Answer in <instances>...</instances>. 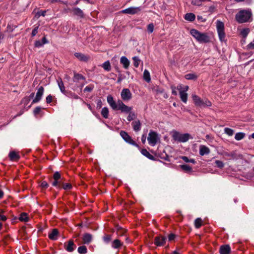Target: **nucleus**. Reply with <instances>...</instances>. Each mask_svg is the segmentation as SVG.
Masks as SVG:
<instances>
[{
  "label": "nucleus",
  "instance_id": "f257e3e1",
  "mask_svg": "<svg viewBox=\"0 0 254 254\" xmlns=\"http://www.w3.org/2000/svg\"><path fill=\"white\" fill-rule=\"evenodd\" d=\"M107 100L108 104L113 110H120L122 113H128L129 114L127 117V120L128 122L131 121L135 118V114L131 112L132 108L125 105L122 100H118L117 102H115L111 95H108Z\"/></svg>",
  "mask_w": 254,
  "mask_h": 254
},
{
  "label": "nucleus",
  "instance_id": "f03ea898",
  "mask_svg": "<svg viewBox=\"0 0 254 254\" xmlns=\"http://www.w3.org/2000/svg\"><path fill=\"white\" fill-rule=\"evenodd\" d=\"M252 12L250 9H243L236 15V20L239 23L249 22L252 20Z\"/></svg>",
  "mask_w": 254,
  "mask_h": 254
},
{
  "label": "nucleus",
  "instance_id": "7ed1b4c3",
  "mask_svg": "<svg viewBox=\"0 0 254 254\" xmlns=\"http://www.w3.org/2000/svg\"><path fill=\"white\" fill-rule=\"evenodd\" d=\"M191 97L194 104L197 106L205 107L211 106V102L207 99H205L204 100H202L199 97L195 94H192Z\"/></svg>",
  "mask_w": 254,
  "mask_h": 254
},
{
  "label": "nucleus",
  "instance_id": "20e7f679",
  "mask_svg": "<svg viewBox=\"0 0 254 254\" xmlns=\"http://www.w3.org/2000/svg\"><path fill=\"white\" fill-rule=\"evenodd\" d=\"M190 135L189 133L182 134L178 131H174L172 135L174 140L180 142H187L190 139Z\"/></svg>",
  "mask_w": 254,
  "mask_h": 254
},
{
  "label": "nucleus",
  "instance_id": "39448f33",
  "mask_svg": "<svg viewBox=\"0 0 254 254\" xmlns=\"http://www.w3.org/2000/svg\"><path fill=\"white\" fill-rule=\"evenodd\" d=\"M192 36L195 38L197 41L200 43H206L210 41L209 37L206 34V33H190Z\"/></svg>",
  "mask_w": 254,
  "mask_h": 254
},
{
  "label": "nucleus",
  "instance_id": "423d86ee",
  "mask_svg": "<svg viewBox=\"0 0 254 254\" xmlns=\"http://www.w3.org/2000/svg\"><path fill=\"white\" fill-rule=\"evenodd\" d=\"M159 139L158 134L153 131H150L148 134L147 140L148 143L152 146H154Z\"/></svg>",
  "mask_w": 254,
  "mask_h": 254
},
{
  "label": "nucleus",
  "instance_id": "0eeeda50",
  "mask_svg": "<svg viewBox=\"0 0 254 254\" xmlns=\"http://www.w3.org/2000/svg\"><path fill=\"white\" fill-rule=\"evenodd\" d=\"M120 135L124 140L127 143L138 147V145L132 140L131 137L127 134V133L125 131L122 130L120 132Z\"/></svg>",
  "mask_w": 254,
  "mask_h": 254
},
{
  "label": "nucleus",
  "instance_id": "6e6552de",
  "mask_svg": "<svg viewBox=\"0 0 254 254\" xmlns=\"http://www.w3.org/2000/svg\"><path fill=\"white\" fill-rule=\"evenodd\" d=\"M121 96L123 101H127L131 99L132 94L128 89L124 88L121 92Z\"/></svg>",
  "mask_w": 254,
  "mask_h": 254
},
{
  "label": "nucleus",
  "instance_id": "1a4fd4ad",
  "mask_svg": "<svg viewBox=\"0 0 254 254\" xmlns=\"http://www.w3.org/2000/svg\"><path fill=\"white\" fill-rule=\"evenodd\" d=\"M44 92V89L43 86H40L38 88L36 96L32 101V104L38 103L41 100Z\"/></svg>",
  "mask_w": 254,
  "mask_h": 254
},
{
  "label": "nucleus",
  "instance_id": "9d476101",
  "mask_svg": "<svg viewBox=\"0 0 254 254\" xmlns=\"http://www.w3.org/2000/svg\"><path fill=\"white\" fill-rule=\"evenodd\" d=\"M141 10L140 7H130L121 11L123 13L134 14Z\"/></svg>",
  "mask_w": 254,
  "mask_h": 254
},
{
  "label": "nucleus",
  "instance_id": "9b49d317",
  "mask_svg": "<svg viewBox=\"0 0 254 254\" xmlns=\"http://www.w3.org/2000/svg\"><path fill=\"white\" fill-rule=\"evenodd\" d=\"M64 248L68 252H72L75 249L76 245L72 240H70L67 242L64 243Z\"/></svg>",
  "mask_w": 254,
  "mask_h": 254
},
{
  "label": "nucleus",
  "instance_id": "f8f14e48",
  "mask_svg": "<svg viewBox=\"0 0 254 254\" xmlns=\"http://www.w3.org/2000/svg\"><path fill=\"white\" fill-rule=\"evenodd\" d=\"M166 238L163 236H159L155 237L154 238V244L157 246H163L166 243Z\"/></svg>",
  "mask_w": 254,
  "mask_h": 254
},
{
  "label": "nucleus",
  "instance_id": "ddd939ff",
  "mask_svg": "<svg viewBox=\"0 0 254 254\" xmlns=\"http://www.w3.org/2000/svg\"><path fill=\"white\" fill-rule=\"evenodd\" d=\"M177 89L179 91V94L181 100L185 103L187 102L188 94L185 91H182V85H180L177 86Z\"/></svg>",
  "mask_w": 254,
  "mask_h": 254
},
{
  "label": "nucleus",
  "instance_id": "4468645a",
  "mask_svg": "<svg viewBox=\"0 0 254 254\" xmlns=\"http://www.w3.org/2000/svg\"><path fill=\"white\" fill-rule=\"evenodd\" d=\"M74 56L80 61L86 62L89 59V57L88 56L84 55L80 53H75L74 54Z\"/></svg>",
  "mask_w": 254,
  "mask_h": 254
},
{
  "label": "nucleus",
  "instance_id": "2eb2a0df",
  "mask_svg": "<svg viewBox=\"0 0 254 254\" xmlns=\"http://www.w3.org/2000/svg\"><path fill=\"white\" fill-rule=\"evenodd\" d=\"M49 41L47 40L45 36L43 37L41 41L37 40L35 42L34 46L36 47L40 48L43 46L44 44H47Z\"/></svg>",
  "mask_w": 254,
  "mask_h": 254
},
{
  "label": "nucleus",
  "instance_id": "dca6fc26",
  "mask_svg": "<svg viewBox=\"0 0 254 254\" xmlns=\"http://www.w3.org/2000/svg\"><path fill=\"white\" fill-rule=\"evenodd\" d=\"M210 153V149L208 147L205 145H200L199 147V154L201 156H203L206 154H208Z\"/></svg>",
  "mask_w": 254,
  "mask_h": 254
},
{
  "label": "nucleus",
  "instance_id": "f3484780",
  "mask_svg": "<svg viewBox=\"0 0 254 254\" xmlns=\"http://www.w3.org/2000/svg\"><path fill=\"white\" fill-rule=\"evenodd\" d=\"M230 247L229 245H224L220 247V254H229L230 253Z\"/></svg>",
  "mask_w": 254,
  "mask_h": 254
},
{
  "label": "nucleus",
  "instance_id": "a211bd4d",
  "mask_svg": "<svg viewBox=\"0 0 254 254\" xmlns=\"http://www.w3.org/2000/svg\"><path fill=\"white\" fill-rule=\"evenodd\" d=\"M120 63L123 65L125 69L128 68L130 64L128 60L125 56H123L121 58Z\"/></svg>",
  "mask_w": 254,
  "mask_h": 254
},
{
  "label": "nucleus",
  "instance_id": "6ab92c4d",
  "mask_svg": "<svg viewBox=\"0 0 254 254\" xmlns=\"http://www.w3.org/2000/svg\"><path fill=\"white\" fill-rule=\"evenodd\" d=\"M59 231L57 229H54L49 234V238L52 240H56L58 238Z\"/></svg>",
  "mask_w": 254,
  "mask_h": 254
},
{
  "label": "nucleus",
  "instance_id": "aec40b11",
  "mask_svg": "<svg viewBox=\"0 0 254 254\" xmlns=\"http://www.w3.org/2000/svg\"><path fill=\"white\" fill-rule=\"evenodd\" d=\"M131 124L135 131H138L141 129V123L139 120L133 121Z\"/></svg>",
  "mask_w": 254,
  "mask_h": 254
},
{
  "label": "nucleus",
  "instance_id": "412c9836",
  "mask_svg": "<svg viewBox=\"0 0 254 254\" xmlns=\"http://www.w3.org/2000/svg\"><path fill=\"white\" fill-rule=\"evenodd\" d=\"M123 245V243L119 239L114 240L111 244V246L113 248L117 249L119 248Z\"/></svg>",
  "mask_w": 254,
  "mask_h": 254
},
{
  "label": "nucleus",
  "instance_id": "4be33fe9",
  "mask_svg": "<svg viewBox=\"0 0 254 254\" xmlns=\"http://www.w3.org/2000/svg\"><path fill=\"white\" fill-rule=\"evenodd\" d=\"M92 240V236L89 233H86L83 237V241L84 244H89Z\"/></svg>",
  "mask_w": 254,
  "mask_h": 254
},
{
  "label": "nucleus",
  "instance_id": "5701e85b",
  "mask_svg": "<svg viewBox=\"0 0 254 254\" xmlns=\"http://www.w3.org/2000/svg\"><path fill=\"white\" fill-rule=\"evenodd\" d=\"M141 153L142 155L150 160H154L155 159L154 157L150 154V153L146 149H142L141 150Z\"/></svg>",
  "mask_w": 254,
  "mask_h": 254
},
{
  "label": "nucleus",
  "instance_id": "b1692460",
  "mask_svg": "<svg viewBox=\"0 0 254 254\" xmlns=\"http://www.w3.org/2000/svg\"><path fill=\"white\" fill-rule=\"evenodd\" d=\"M57 82L61 91L64 94H65L66 91L65 90L64 84L62 79L61 78L58 79Z\"/></svg>",
  "mask_w": 254,
  "mask_h": 254
},
{
  "label": "nucleus",
  "instance_id": "393cba45",
  "mask_svg": "<svg viewBox=\"0 0 254 254\" xmlns=\"http://www.w3.org/2000/svg\"><path fill=\"white\" fill-rule=\"evenodd\" d=\"M184 18L186 20L191 22L195 19V16L192 13H188L185 14Z\"/></svg>",
  "mask_w": 254,
  "mask_h": 254
},
{
  "label": "nucleus",
  "instance_id": "a878e982",
  "mask_svg": "<svg viewBox=\"0 0 254 254\" xmlns=\"http://www.w3.org/2000/svg\"><path fill=\"white\" fill-rule=\"evenodd\" d=\"M9 157L11 160H17L19 158V156L15 151H11L9 153Z\"/></svg>",
  "mask_w": 254,
  "mask_h": 254
},
{
  "label": "nucleus",
  "instance_id": "bb28decb",
  "mask_svg": "<svg viewBox=\"0 0 254 254\" xmlns=\"http://www.w3.org/2000/svg\"><path fill=\"white\" fill-rule=\"evenodd\" d=\"M216 28L217 32H223L224 28V23L220 21L217 20L216 22Z\"/></svg>",
  "mask_w": 254,
  "mask_h": 254
},
{
  "label": "nucleus",
  "instance_id": "cd10ccee",
  "mask_svg": "<svg viewBox=\"0 0 254 254\" xmlns=\"http://www.w3.org/2000/svg\"><path fill=\"white\" fill-rule=\"evenodd\" d=\"M73 12L74 14L79 16L80 17H83L84 16L83 12L81 9L78 7L74 8L73 9Z\"/></svg>",
  "mask_w": 254,
  "mask_h": 254
},
{
  "label": "nucleus",
  "instance_id": "c85d7f7f",
  "mask_svg": "<svg viewBox=\"0 0 254 254\" xmlns=\"http://www.w3.org/2000/svg\"><path fill=\"white\" fill-rule=\"evenodd\" d=\"M102 66L105 70L107 71H109L111 69V64L109 61H107L104 62Z\"/></svg>",
  "mask_w": 254,
  "mask_h": 254
},
{
  "label": "nucleus",
  "instance_id": "c756f323",
  "mask_svg": "<svg viewBox=\"0 0 254 254\" xmlns=\"http://www.w3.org/2000/svg\"><path fill=\"white\" fill-rule=\"evenodd\" d=\"M143 79L147 82H149L151 80L150 73L147 70L145 69L143 72Z\"/></svg>",
  "mask_w": 254,
  "mask_h": 254
},
{
  "label": "nucleus",
  "instance_id": "7c9ffc66",
  "mask_svg": "<svg viewBox=\"0 0 254 254\" xmlns=\"http://www.w3.org/2000/svg\"><path fill=\"white\" fill-rule=\"evenodd\" d=\"M180 167L186 172H190L192 171V168L188 165H181L180 166Z\"/></svg>",
  "mask_w": 254,
  "mask_h": 254
},
{
  "label": "nucleus",
  "instance_id": "2f4dec72",
  "mask_svg": "<svg viewBox=\"0 0 254 254\" xmlns=\"http://www.w3.org/2000/svg\"><path fill=\"white\" fill-rule=\"evenodd\" d=\"M19 220L23 222H27L29 220L27 214L26 213H22L19 217Z\"/></svg>",
  "mask_w": 254,
  "mask_h": 254
},
{
  "label": "nucleus",
  "instance_id": "473e14b6",
  "mask_svg": "<svg viewBox=\"0 0 254 254\" xmlns=\"http://www.w3.org/2000/svg\"><path fill=\"white\" fill-rule=\"evenodd\" d=\"M101 115L105 118L107 119L109 116V110L107 107H104L101 111Z\"/></svg>",
  "mask_w": 254,
  "mask_h": 254
},
{
  "label": "nucleus",
  "instance_id": "72a5a7b5",
  "mask_svg": "<svg viewBox=\"0 0 254 254\" xmlns=\"http://www.w3.org/2000/svg\"><path fill=\"white\" fill-rule=\"evenodd\" d=\"M77 251L80 254H85L87 253V249L86 246H82L78 247Z\"/></svg>",
  "mask_w": 254,
  "mask_h": 254
},
{
  "label": "nucleus",
  "instance_id": "f704fd0d",
  "mask_svg": "<svg viewBox=\"0 0 254 254\" xmlns=\"http://www.w3.org/2000/svg\"><path fill=\"white\" fill-rule=\"evenodd\" d=\"M185 78L188 80H195L197 76L194 73H189L185 75Z\"/></svg>",
  "mask_w": 254,
  "mask_h": 254
},
{
  "label": "nucleus",
  "instance_id": "c9c22d12",
  "mask_svg": "<svg viewBox=\"0 0 254 254\" xmlns=\"http://www.w3.org/2000/svg\"><path fill=\"white\" fill-rule=\"evenodd\" d=\"M245 133L243 132H238L235 134V138L237 140H240L244 138Z\"/></svg>",
  "mask_w": 254,
  "mask_h": 254
},
{
  "label": "nucleus",
  "instance_id": "e433bc0d",
  "mask_svg": "<svg viewBox=\"0 0 254 254\" xmlns=\"http://www.w3.org/2000/svg\"><path fill=\"white\" fill-rule=\"evenodd\" d=\"M202 223V221L201 219L200 218H197V219H195V220L194 221L195 227L196 228H199L201 226Z\"/></svg>",
  "mask_w": 254,
  "mask_h": 254
},
{
  "label": "nucleus",
  "instance_id": "4c0bfd02",
  "mask_svg": "<svg viewBox=\"0 0 254 254\" xmlns=\"http://www.w3.org/2000/svg\"><path fill=\"white\" fill-rule=\"evenodd\" d=\"M84 79H85L83 75H82L81 74H78V73L74 74V78H73L74 81H78L79 80Z\"/></svg>",
  "mask_w": 254,
  "mask_h": 254
},
{
  "label": "nucleus",
  "instance_id": "58836bf2",
  "mask_svg": "<svg viewBox=\"0 0 254 254\" xmlns=\"http://www.w3.org/2000/svg\"><path fill=\"white\" fill-rule=\"evenodd\" d=\"M181 158L185 162H187V163H188V162H190V163H192L193 164H195L196 163V161H195L194 159H189L188 157H186V156H182L181 157Z\"/></svg>",
  "mask_w": 254,
  "mask_h": 254
},
{
  "label": "nucleus",
  "instance_id": "ea45409f",
  "mask_svg": "<svg viewBox=\"0 0 254 254\" xmlns=\"http://www.w3.org/2000/svg\"><path fill=\"white\" fill-rule=\"evenodd\" d=\"M224 132L229 136H232L234 134V130L231 128L226 127L224 128Z\"/></svg>",
  "mask_w": 254,
  "mask_h": 254
},
{
  "label": "nucleus",
  "instance_id": "a19ab883",
  "mask_svg": "<svg viewBox=\"0 0 254 254\" xmlns=\"http://www.w3.org/2000/svg\"><path fill=\"white\" fill-rule=\"evenodd\" d=\"M133 65L135 67H137L139 64L140 60L139 59V58L138 57H134L133 58Z\"/></svg>",
  "mask_w": 254,
  "mask_h": 254
},
{
  "label": "nucleus",
  "instance_id": "79ce46f5",
  "mask_svg": "<svg viewBox=\"0 0 254 254\" xmlns=\"http://www.w3.org/2000/svg\"><path fill=\"white\" fill-rule=\"evenodd\" d=\"M103 239L105 243L108 244L111 241L112 237L110 235H106L103 237Z\"/></svg>",
  "mask_w": 254,
  "mask_h": 254
},
{
  "label": "nucleus",
  "instance_id": "37998d69",
  "mask_svg": "<svg viewBox=\"0 0 254 254\" xmlns=\"http://www.w3.org/2000/svg\"><path fill=\"white\" fill-rule=\"evenodd\" d=\"M154 91L157 93V94H162V93H164V89L161 87H159L158 86H156L154 87Z\"/></svg>",
  "mask_w": 254,
  "mask_h": 254
},
{
  "label": "nucleus",
  "instance_id": "c03bdc74",
  "mask_svg": "<svg viewBox=\"0 0 254 254\" xmlns=\"http://www.w3.org/2000/svg\"><path fill=\"white\" fill-rule=\"evenodd\" d=\"M215 163L216 164L217 167L219 168H222L224 166L223 162L220 160H216L215 161Z\"/></svg>",
  "mask_w": 254,
  "mask_h": 254
},
{
  "label": "nucleus",
  "instance_id": "a18cd8bd",
  "mask_svg": "<svg viewBox=\"0 0 254 254\" xmlns=\"http://www.w3.org/2000/svg\"><path fill=\"white\" fill-rule=\"evenodd\" d=\"M202 0H192L191 3L193 5L200 6L202 4Z\"/></svg>",
  "mask_w": 254,
  "mask_h": 254
},
{
  "label": "nucleus",
  "instance_id": "49530a36",
  "mask_svg": "<svg viewBox=\"0 0 254 254\" xmlns=\"http://www.w3.org/2000/svg\"><path fill=\"white\" fill-rule=\"evenodd\" d=\"M46 12V10H41L38 11L36 14V16H37V18H39L41 16H44L45 15Z\"/></svg>",
  "mask_w": 254,
  "mask_h": 254
},
{
  "label": "nucleus",
  "instance_id": "de8ad7c7",
  "mask_svg": "<svg viewBox=\"0 0 254 254\" xmlns=\"http://www.w3.org/2000/svg\"><path fill=\"white\" fill-rule=\"evenodd\" d=\"M93 87H94V86L92 85H90L87 86L84 89V92H91L93 90Z\"/></svg>",
  "mask_w": 254,
  "mask_h": 254
},
{
  "label": "nucleus",
  "instance_id": "09e8293b",
  "mask_svg": "<svg viewBox=\"0 0 254 254\" xmlns=\"http://www.w3.org/2000/svg\"><path fill=\"white\" fill-rule=\"evenodd\" d=\"M62 187L65 190H68L71 188L72 186H71V184L67 183V184H63Z\"/></svg>",
  "mask_w": 254,
  "mask_h": 254
},
{
  "label": "nucleus",
  "instance_id": "8fccbe9b",
  "mask_svg": "<svg viewBox=\"0 0 254 254\" xmlns=\"http://www.w3.org/2000/svg\"><path fill=\"white\" fill-rule=\"evenodd\" d=\"M53 178L55 180H59L61 178V175L59 172H55L53 175Z\"/></svg>",
  "mask_w": 254,
  "mask_h": 254
},
{
  "label": "nucleus",
  "instance_id": "3c124183",
  "mask_svg": "<svg viewBox=\"0 0 254 254\" xmlns=\"http://www.w3.org/2000/svg\"><path fill=\"white\" fill-rule=\"evenodd\" d=\"M218 35L219 39L221 41L225 40V33H218Z\"/></svg>",
  "mask_w": 254,
  "mask_h": 254
},
{
  "label": "nucleus",
  "instance_id": "603ef678",
  "mask_svg": "<svg viewBox=\"0 0 254 254\" xmlns=\"http://www.w3.org/2000/svg\"><path fill=\"white\" fill-rule=\"evenodd\" d=\"M148 32H153L154 30V25L152 23L149 24L147 26Z\"/></svg>",
  "mask_w": 254,
  "mask_h": 254
},
{
  "label": "nucleus",
  "instance_id": "864d4df0",
  "mask_svg": "<svg viewBox=\"0 0 254 254\" xmlns=\"http://www.w3.org/2000/svg\"><path fill=\"white\" fill-rule=\"evenodd\" d=\"M41 110V108L40 107H37L35 108L33 112L35 115H37L40 113Z\"/></svg>",
  "mask_w": 254,
  "mask_h": 254
},
{
  "label": "nucleus",
  "instance_id": "5fc2aeb1",
  "mask_svg": "<svg viewBox=\"0 0 254 254\" xmlns=\"http://www.w3.org/2000/svg\"><path fill=\"white\" fill-rule=\"evenodd\" d=\"M60 183V182L59 181V180H54V181L52 183V185L55 187H58L59 188L60 187V185L59 184Z\"/></svg>",
  "mask_w": 254,
  "mask_h": 254
},
{
  "label": "nucleus",
  "instance_id": "6e6d98bb",
  "mask_svg": "<svg viewBox=\"0 0 254 254\" xmlns=\"http://www.w3.org/2000/svg\"><path fill=\"white\" fill-rule=\"evenodd\" d=\"M40 186L42 188H47L48 187V184L46 181H43L41 183Z\"/></svg>",
  "mask_w": 254,
  "mask_h": 254
},
{
  "label": "nucleus",
  "instance_id": "4d7b16f0",
  "mask_svg": "<svg viewBox=\"0 0 254 254\" xmlns=\"http://www.w3.org/2000/svg\"><path fill=\"white\" fill-rule=\"evenodd\" d=\"M53 97L51 95H48L46 97V102L47 103H50L52 101Z\"/></svg>",
  "mask_w": 254,
  "mask_h": 254
},
{
  "label": "nucleus",
  "instance_id": "13d9d810",
  "mask_svg": "<svg viewBox=\"0 0 254 254\" xmlns=\"http://www.w3.org/2000/svg\"><path fill=\"white\" fill-rule=\"evenodd\" d=\"M175 238V235L174 234H170L168 236V240L170 241H173Z\"/></svg>",
  "mask_w": 254,
  "mask_h": 254
},
{
  "label": "nucleus",
  "instance_id": "bf43d9fd",
  "mask_svg": "<svg viewBox=\"0 0 254 254\" xmlns=\"http://www.w3.org/2000/svg\"><path fill=\"white\" fill-rule=\"evenodd\" d=\"M248 47L249 49H254V41L251 42L248 45Z\"/></svg>",
  "mask_w": 254,
  "mask_h": 254
},
{
  "label": "nucleus",
  "instance_id": "052dcab7",
  "mask_svg": "<svg viewBox=\"0 0 254 254\" xmlns=\"http://www.w3.org/2000/svg\"><path fill=\"white\" fill-rule=\"evenodd\" d=\"M30 99L28 97H25L24 98H23L22 100V101L25 104H27V103L29 102V101H30Z\"/></svg>",
  "mask_w": 254,
  "mask_h": 254
},
{
  "label": "nucleus",
  "instance_id": "680f3d73",
  "mask_svg": "<svg viewBox=\"0 0 254 254\" xmlns=\"http://www.w3.org/2000/svg\"><path fill=\"white\" fill-rule=\"evenodd\" d=\"M6 217L0 213V220L5 221L6 220Z\"/></svg>",
  "mask_w": 254,
  "mask_h": 254
},
{
  "label": "nucleus",
  "instance_id": "e2e57ef3",
  "mask_svg": "<svg viewBox=\"0 0 254 254\" xmlns=\"http://www.w3.org/2000/svg\"><path fill=\"white\" fill-rule=\"evenodd\" d=\"M141 141L144 144L146 141V136L145 134H143L141 136Z\"/></svg>",
  "mask_w": 254,
  "mask_h": 254
},
{
  "label": "nucleus",
  "instance_id": "0e129e2a",
  "mask_svg": "<svg viewBox=\"0 0 254 254\" xmlns=\"http://www.w3.org/2000/svg\"><path fill=\"white\" fill-rule=\"evenodd\" d=\"M94 30L95 31H103L104 30V28L101 27H94Z\"/></svg>",
  "mask_w": 254,
  "mask_h": 254
},
{
  "label": "nucleus",
  "instance_id": "69168bd1",
  "mask_svg": "<svg viewBox=\"0 0 254 254\" xmlns=\"http://www.w3.org/2000/svg\"><path fill=\"white\" fill-rule=\"evenodd\" d=\"M197 19H198V20L201 21H204L205 20V19H204V18L202 17V16H199V15H198V16H197Z\"/></svg>",
  "mask_w": 254,
  "mask_h": 254
},
{
  "label": "nucleus",
  "instance_id": "338daca9",
  "mask_svg": "<svg viewBox=\"0 0 254 254\" xmlns=\"http://www.w3.org/2000/svg\"><path fill=\"white\" fill-rule=\"evenodd\" d=\"M172 93L174 95H176L177 94V93L176 91L175 90V88H173V87H172Z\"/></svg>",
  "mask_w": 254,
  "mask_h": 254
},
{
  "label": "nucleus",
  "instance_id": "774afa93",
  "mask_svg": "<svg viewBox=\"0 0 254 254\" xmlns=\"http://www.w3.org/2000/svg\"><path fill=\"white\" fill-rule=\"evenodd\" d=\"M162 94H163V97H164V98L167 99V98H168V94H167V93H166V92H165L164 91V93H162Z\"/></svg>",
  "mask_w": 254,
  "mask_h": 254
}]
</instances>
